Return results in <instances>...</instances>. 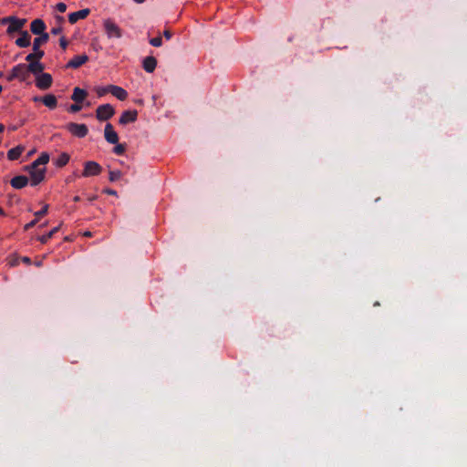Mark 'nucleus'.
<instances>
[{"label": "nucleus", "instance_id": "f8f14e48", "mask_svg": "<svg viewBox=\"0 0 467 467\" xmlns=\"http://www.w3.org/2000/svg\"><path fill=\"white\" fill-rule=\"evenodd\" d=\"M90 13L88 8L79 10L78 12L71 13L68 16V21L70 24L77 23L79 19H85Z\"/></svg>", "mask_w": 467, "mask_h": 467}, {"label": "nucleus", "instance_id": "c03bdc74", "mask_svg": "<svg viewBox=\"0 0 467 467\" xmlns=\"http://www.w3.org/2000/svg\"><path fill=\"white\" fill-rule=\"evenodd\" d=\"M2 77V73L0 72V78Z\"/></svg>", "mask_w": 467, "mask_h": 467}, {"label": "nucleus", "instance_id": "412c9836", "mask_svg": "<svg viewBox=\"0 0 467 467\" xmlns=\"http://www.w3.org/2000/svg\"><path fill=\"white\" fill-rule=\"evenodd\" d=\"M23 151H24V147L23 146H17V147L13 148V149L8 150L7 157L11 161L17 160L21 156Z\"/></svg>", "mask_w": 467, "mask_h": 467}, {"label": "nucleus", "instance_id": "9b49d317", "mask_svg": "<svg viewBox=\"0 0 467 467\" xmlns=\"http://www.w3.org/2000/svg\"><path fill=\"white\" fill-rule=\"evenodd\" d=\"M46 26L42 19H35L32 21L30 29L31 32L35 35H40V36L44 34H46L45 31Z\"/></svg>", "mask_w": 467, "mask_h": 467}, {"label": "nucleus", "instance_id": "1a4fd4ad", "mask_svg": "<svg viewBox=\"0 0 467 467\" xmlns=\"http://www.w3.org/2000/svg\"><path fill=\"white\" fill-rule=\"evenodd\" d=\"M104 26L109 36L120 37L121 31L119 27L111 20L108 19L104 22Z\"/></svg>", "mask_w": 467, "mask_h": 467}, {"label": "nucleus", "instance_id": "f704fd0d", "mask_svg": "<svg viewBox=\"0 0 467 467\" xmlns=\"http://www.w3.org/2000/svg\"><path fill=\"white\" fill-rule=\"evenodd\" d=\"M56 20L57 22V26H62V24L64 23V17L61 16H57Z\"/></svg>", "mask_w": 467, "mask_h": 467}, {"label": "nucleus", "instance_id": "ddd939ff", "mask_svg": "<svg viewBox=\"0 0 467 467\" xmlns=\"http://www.w3.org/2000/svg\"><path fill=\"white\" fill-rule=\"evenodd\" d=\"M137 110H127L122 113L119 118V123L125 125L130 122H134L137 119Z\"/></svg>", "mask_w": 467, "mask_h": 467}, {"label": "nucleus", "instance_id": "aec40b11", "mask_svg": "<svg viewBox=\"0 0 467 467\" xmlns=\"http://www.w3.org/2000/svg\"><path fill=\"white\" fill-rule=\"evenodd\" d=\"M87 96H88V93L86 90H84L80 88H75L71 99L75 102L80 103L87 98Z\"/></svg>", "mask_w": 467, "mask_h": 467}, {"label": "nucleus", "instance_id": "473e14b6", "mask_svg": "<svg viewBox=\"0 0 467 467\" xmlns=\"http://www.w3.org/2000/svg\"><path fill=\"white\" fill-rule=\"evenodd\" d=\"M36 223L37 219L33 220L32 222L25 225V230H28L29 228L33 227L34 225H36Z\"/></svg>", "mask_w": 467, "mask_h": 467}, {"label": "nucleus", "instance_id": "58836bf2", "mask_svg": "<svg viewBox=\"0 0 467 467\" xmlns=\"http://www.w3.org/2000/svg\"><path fill=\"white\" fill-rule=\"evenodd\" d=\"M5 130V127L3 124L0 123V133L3 132Z\"/></svg>", "mask_w": 467, "mask_h": 467}, {"label": "nucleus", "instance_id": "4c0bfd02", "mask_svg": "<svg viewBox=\"0 0 467 467\" xmlns=\"http://www.w3.org/2000/svg\"><path fill=\"white\" fill-rule=\"evenodd\" d=\"M83 236H85V237H90V236H92V234H91V232H89V231H86V232H84V233H83Z\"/></svg>", "mask_w": 467, "mask_h": 467}, {"label": "nucleus", "instance_id": "7ed1b4c3", "mask_svg": "<svg viewBox=\"0 0 467 467\" xmlns=\"http://www.w3.org/2000/svg\"><path fill=\"white\" fill-rule=\"evenodd\" d=\"M3 24H9V26L7 27V33L12 34L14 32L19 31L26 23V19H20L16 16H8L5 18H3L1 20Z\"/></svg>", "mask_w": 467, "mask_h": 467}, {"label": "nucleus", "instance_id": "423d86ee", "mask_svg": "<svg viewBox=\"0 0 467 467\" xmlns=\"http://www.w3.org/2000/svg\"><path fill=\"white\" fill-rule=\"evenodd\" d=\"M27 78V69L24 65H18L12 69L11 75L8 77V80L14 78H20L25 80Z\"/></svg>", "mask_w": 467, "mask_h": 467}, {"label": "nucleus", "instance_id": "7c9ffc66", "mask_svg": "<svg viewBox=\"0 0 467 467\" xmlns=\"http://www.w3.org/2000/svg\"><path fill=\"white\" fill-rule=\"evenodd\" d=\"M62 31H63V27H62V26H57L53 27V28L51 29V33H52L53 35H59L60 33H62Z\"/></svg>", "mask_w": 467, "mask_h": 467}, {"label": "nucleus", "instance_id": "c9c22d12", "mask_svg": "<svg viewBox=\"0 0 467 467\" xmlns=\"http://www.w3.org/2000/svg\"><path fill=\"white\" fill-rule=\"evenodd\" d=\"M104 192H105L107 194H109V195H116V194H117V192H116L115 191L110 190V189H106Z\"/></svg>", "mask_w": 467, "mask_h": 467}, {"label": "nucleus", "instance_id": "5701e85b", "mask_svg": "<svg viewBox=\"0 0 467 467\" xmlns=\"http://www.w3.org/2000/svg\"><path fill=\"white\" fill-rule=\"evenodd\" d=\"M58 229H59V226L58 227H55L48 234L39 236L38 240L42 244H46L47 242V240H49L53 236V234L58 231Z\"/></svg>", "mask_w": 467, "mask_h": 467}, {"label": "nucleus", "instance_id": "2eb2a0df", "mask_svg": "<svg viewBox=\"0 0 467 467\" xmlns=\"http://www.w3.org/2000/svg\"><path fill=\"white\" fill-rule=\"evenodd\" d=\"M142 64L145 71L152 73L157 67V59L152 56H149L143 59Z\"/></svg>", "mask_w": 467, "mask_h": 467}, {"label": "nucleus", "instance_id": "c85d7f7f", "mask_svg": "<svg viewBox=\"0 0 467 467\" xmlns=\"http://www.w3.org/2000/svg\"><path fill=\"white\" fill-rule=\"evenodd\" d=\"M59 44H60V47H62L63 50H66L67 49V41L66 39L65 36H61L60 39H59Z\"/></svg>", "mask_w": 467, "mask_h": 467}, {"label": "nucleus", "instance_id": "79ce46f5", "mask_svg": "<svg viewBox=\"0 0 467 467\" xmlns=\"http://www.w3.org/2000/svg\"><path fill=\"white\" fill-rule=\"evenodd\" d=\"M104 93H105V90H100V92H99V95L102 96V94H104Z\"/></svg>", "mask_w": 467, "mask_h": 467}, {"label": "nucleus", "instance_id": "b1692460", "mask_svg": "<svg viewBox=\"0 0 467 467\" xmlns=\"http://www.w3.org/2000/svg\"><path fill=\"white\" fill-rule=\"evenodd\" d=\"M121 177V172L119 171H109V181L114 182Z\"/></svg>", "mask_w": 467, "mask_h": 467}, {"label": "nucleus", "instance_id": "6e6552de", "mask_svg": "<svg viewBox=\"0 0 467 467\" xmlns=\"http://www.w3.org/2000/svg\"><path fill=\"white\" fill-rule=\"evenodd\" d=\"M68 130L75 136L83 138L88 133V128L85 124L70 123Z\"/></svg>", "mask_w": 467, "mask_h": 467}, {"label": "nucleus", "instance_id": "39448f33", "mask_svg": "<svg viewBox=\"0 0 467 467\" xmlns=\"http://www.w3.org/2000/svg\"><path fill=\"white\" fill-rule=\"evenodd\" d=\"M101 172V167L95 161H88L85 164V168L82 175L84 177L95 176Z\"/></svg>", "mask_w": 467, "mask_h": 467}, {"label": "nucleus", "instance_id": "a878e982", "mask_svg": "<svg viewBox=\"0 0 467 467\" xmlns=\"http://www.w3.org/2000/svg\"><path fill=\"white\" fill-rule=\"evenodd\" d=\"M114 152L119 154V155H121L125 152V146L123 144H116L115 148H114Z\"/></svg>", "mask_w": 467, "mask_h": 467}, {"label": "nucleus", "instance_id": "6ab92c4d", "mask_svg": "<svg viewBox=\"0 0 467 467\" xmlns=\"http://www.w3.org/2000/svg\"><path fill=\"white\" fill-rule=\"evenodd\" d=\"M16 44L21 47H26L30 45V36L26 31H22L20 36L16 40Z\"/></svg>", "mask_w": 467, "mask_h": 467}, {"label": "nucleus", "instance_id": "37998d69", "mask_svg": "<svg viewBox=\"0 0 467 467\" xmlns=\"http://www.w3.org/2000/svg\"><path fill=\"white\" fill-rule=\"evenodd\" d=\"M74 201H75V202H78V201H79V197H78V196H76V197L74 198Z\"/></svg>", "mask_w": 467, "mask_h": 467}, {"label": "nucleus", "instance_id": "393cba45", "mask_svg": "<svg viewBox=\"0 0 467 467\" xmlns=\"http://www.w3.org/2000/svg\"><path fill=\"white\" fill-rule=\"evenodd\" d=\"M150 43L153 47H161L162 45V40L161 36L153 37L150 40Z\"/></svg>", "mask_w": 467, "mask_h": 467}, {"label": "nucleus", "instance_id": "2f4dec72", "mask_svg": "<svg viewBox=\"0 0 467 467\" xmlns=\"http://www.w3.org/2000/svg\"><path fill=\"white\" fill-rule=\"evenodd\" d=\"M19 263V258L16 255H14L13 258L10 260L9 264L11 266H16Z\"/></svg>", "mask_w": 467, "mask_h": 467}, {"label": "nucleus", "instance_id": "e433bc0d", "mask_svg": "<svg viewBox=\"0 0 467 467\" xmlns=\"http://www.w3.org/2000/svg\"><path fill=\"white\" fill-rule=\"evenodd\" d=\"M22 261L25 263V264H30L31 263V260L29 257L27 256H25L22 258Z\"/></svg>", "mask_w": 467, "mask_h": 467}, {"label": "nucleus", "instance_id": "ea45409f", "mask_svg": "<svg viewBox=\"0 0 467 467\" xmlns=\"http://www.w3.org/2000/svg\"><path fill=\"white\" fill-rule=\"evenodd\" d=\"M4 214H5L4 210L0 207V216H2Z\"/></svg>", "mask_w": 467, "mask_h": 467}, {"label": "nucleus", "instance_id": "4be33fe9", "mask_svg": "<svg viewBox=\"0 0 467 467\" xmlns=\"http://www.w3.org/2000/svg\"><path fill=\"white\" fill-rule=\"evenodd\" d=\"M68 161H69V155L67 153H62L57 159L56 165L57 167H64L66 164H67Z\"/></svg>", "mask_w": 467, "mask_h": 467}, {"label": "nucleus", "instance_id": "cd10ccee", "mask_svg": "<svg viewBox=\"0 0 467 467\" xmlns=\"http://www.w3.org/2000/svg\"><path fill=\"white\" fill-rule=\"evenodd\" d=\"M81 108L82 107L78 103L76 102L75 104H72L70 106L69 110L71 112H78V111H79L81 109Z\"/></svg>", "mask_w": 467, "mask_h": 467}, {"label": "nucleus", "instance_id": "c756f323", "mask_svg": "<svg viewBox=\"0 0 467 467\" xmlns=\"http://www.w3.org/2000/svg\"><path fill=\"white\" fill-rule=\"evenodd\" d=\"M56 8L60 12V13H64L66 10H67V5L65 3H58L57 5H56Z\"/></svg>", "mask_w": 467, "mask_h": 467}, {"label": "nucleus", "instance_id": "a19ab883", "mask_svg": "<svg viewBox=\"0 0 467 467\" xmlns=\"http://www.w3.org/2000/svg\"><path fill=\"white\" fill-rule=\"evenodd\" d=\"M104 93H105V90H100V92H99V95L102 96V94H104Z\"/></svg>", "mask_w": 467, "mask_h": 467}, {"label": "nucleus", "instance_id": "f03ea898", "mask_svg": "<svg viewBox=\"0 0 467 467\" xmlns=\"http://www.w3.org/2000/svg\"><path fill=\"white\" fill-rule=\"evenodd\" d=\"M49 161V155L43 152L38 159H36L30 166L26 167V170L30 175V182L36 186L42 182L45 179L47 169L45 165Z\"/></svg>", "mask_w": 467, "mask_h": 467}, {"label": "nucleus", "instance_id": "0eeeda50", "mask_svg": "<svg viewBox=\"0 0 467 467\" xmlns=\"http://www.w3.org/2000/svg\"><path fill=\"white\" fill-rule=\"evenodd\" d=\"M36 87L40 89H47L52 84V77L48 73H42L36 78Z\"/></svg>", "mask_w": 467, "mask_h": 467}, {"label": "nucleus", "instance_id": "20e7f679", "mask_svg": "<svg viewBox=\"0 0 467 467\" xmlns=\"http://www.w3.org/2000/svg\"><path fill=\"white\" fill-rule=\"evenodd\" d=\"M115 113L113 107L109 104L99 106L96 110V117L99 120H108Z\"/></svg>", "mask_w": 467, "mask_h": 467}, {"label": "nucleus", "instance_id": "dca6fc26", "mask_svg": "<svg viewBox=\"0 0 467 467\" xmlns=\"http://www.w3.org/2000/svg\"><path fill=\"white\" fill-rule=\"evenodd\" d=\"M28 182H29V179L26 176L19 175V176L14 177L11 180L10 183H11L12 187H14L16 189H22L25 186H26Z\"/></svg>", "mask_w": 467, "mask_h": 467}, {"label": "nucleus", "instance_id": "f3484780", "mask_svg": "<svg viewBox=\"0 0 467 467\" xmlns=\"http://www.w3.org/2000/svg\"><path fill=\"white\" fill-rule=\"evenodd\" d=\"M109 90H110L111 94L113 96H115L117 99H119V100H125L128 97L127 91L120 87L110 86Z\"/></svg>", "mask_w": 467, "mask_h": 467}, {"label": "nucleus", "instance_id": "bb28decb", "mask_svg": "<svg viewBox=\"0 0 467 467\" xmlns=\"http://www.w3.org/2000/svg\"><path fill=\"white\" fill-rule=\"evenodd\" d=\"M48 207H49V206H48V204H47V203H45V204H44V206H43V208H42V210H41V211H39V212H36V213H35V215L38 218V217H40V216H43V215L47 214V211H48Z\"/></svg>", "mask_w": 467, "mask_h": 467}, {"label": "nucleus", "instance_id": "a211bd4d", "mask_svg": "<svg viewBox=\"0 0 467 467\" xmlns=\"http://www.w3.org/2000/svg\"><path fill=\"white\" fill-rule=\"evenodd\" d=\"M41 101L49 109H55L57 105V100L55 95L47 94L40 99Z\"/></svg>", "mask_w": 467, "mask_h": 467}, {"label": "nucleus", "instance_id": "72a5a7b5", "mask_svg": "<svg viewBox=\"0 0 467 467\" xmlns=\"http://www.w3.org/2000/svg\"><path fill=\"white\" fill-rule=\"evenodd\" d=\"M163 36L166 39H171V32L168 29L164 30L163 32Z\"/></svg>", "mask_w": 467, "mask_h": 467}, {"label": "nucleus", "instance_id": "9d476101", "mask_svg": "<svg viewBox=\"0 0 467 467\" xmlns=\"http://www.w3.org/2000/svg\"><path fill=\"white\" fill-rule=\"evenodd\" d=\"M105 139L108 142L112 144H117L119 141V136L117 132L114 130L113 126L110 123H108L105 127Z\"/></svg>", "mask_w": 467, "mask_h": 467}, {"label": "nucleus", "instance_id": "4468645a", "mask_svg": "<svg viewBox=\"0 0 467 467\" xmlns=\"http://www.w3.org/2000/svg\"><path fill=\"white\" fill-rule=\"evenodd\" d=\"M88 60L87 55L77 56L67 64V67L78 68Z\"/></svg>", "mask_w": 467, "mask_h": 467}, {"label": "nucleus", "instance_id": "f257e3e1", "mask_svg": "<svg viewBox=\"0 0 467 467\" xmlns=\"http://www.w3.org/2000/svg\"><path fill=\"white\" fill-rule=\"evenodd\" d=\"M48 40V35L44 34L41 36L35 38L33 43L34 53L26 56V59L29 62L27 66V72H31L35 75L42 73L44 66L39 62V59L43 57L44 51L39 49V45L46 43Z\"/></svg>", "mask_w": 467, "mask_h": 467}]
</instances>
